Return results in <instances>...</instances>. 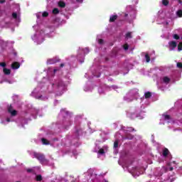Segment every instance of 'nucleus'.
Segmentation results:
<instances>
[{
	"instance_id": "obj_1",
	"label": "nucleus",
	"mask_w": 182,
	"mask_h": 182,
	"mask_svg": "<svg viewBox=\"0 0 182 182\" xmlns=\"http://www.w3.org/2000/svg\"><path fill=\"white\" fill-rule=\"evenodd\" d=\"M59 70V68H48L47 78H43L42 82L31 92V96L39 100H48L45 93H56L57 96H62L66 90V85L60 80L50 79Z\"/></svg>"
},
{
	"instance_id": "obj_2",
	"label": "nucleus",
	"mask_w": 182,
	"mask_h": 182,
	"mask_svg": "<svg viewBox=\"0 0 182 182\" xmlns=\"http://www.w3.org/2000/svg\"><path fill=\"white\" fill-rule=\"evenodd\" d=\"M59 21V18H57L53 26H47L45 31H43L45 29L43 24L34 26L33 29L35 33L31 36L32 41H33L35 43H37V45H41V43L45 41V37L53 38V36H55V27L58 25Z\"/></svg>"
},
{
	"instance_id": "obj_3",
	"label": "nucleus",
	"mask_w": 182,
	"mask_h": 182,
	"mask_svg": "<svg viewBox=\"0 0 182 182\" xmlns=\"http://www.w3.org/2000/svg\"><path fill=\"white\" fill-rule=\"evenodd\" d=\"M150 97H151V92H145L144 97L139 100L140 105L132 107L127 113V117H129V119H136V117H137L140 120L144 119L146 112L143 110V109H144L147 105H150V102L149 101Z\"/></svg>"
},
{
	"instance_id": "obj_4",
	"label": "nucleus",
	"mask_w": 182,
	"mask_h": 182,
	"mask_svg": "<svg viewBox=\"0 0 182 182\" xmlns=\"http://www.w3.org/2000/svg\"><path fill=\"white\" fill-rule=\"evenodd\" d=\"M18 114V111L14 109L12 105H9L7 107V110L1 109L0 110V123L4 126H6L11 122H15L14 117Z\"/></svg>"
},
{
	"instance_id": "obj_5",
	"label": "nucleus",
	"mask_w": 182,
	"mask_h": 182,
	"mask_svg": "<svg viewBox=\"0 0 182 182\" xmlns=\"http://www.w3.org/2000/svg\"><path fill=\"white\" fill-rule=\"evenodd\" d=\"M119 164H120L123 168H127L128 170L129 173H130L133 177H139L140 174H143L144 169L139 166H135L133 164H125L124 165H122L120 161L119 162Z\"/></svg>"
},
{
	"instance_id": "obj_6",
	"label": "nucleus",
	"mask_w": 182,
	"mask_h": 182,
	"mask_svg": "<svg viewBox=\"0 0 182 182\" xmlns=\"http://www.w3.org/2000/svg\"><path fill=\"white\" fill-rule=\"evenodd\" d=\"M156 22L159 25H164V26H168L171 22V17L168 16L163 10H159L157 14Z\"/></svg>"
},
{
	"instance_id": "obj_7",
	"label": "nucleus",
	"mask_w": 182,
	"mask_h": 182,
	"mask_svg": "<svg viewBox=\"0 0 182 182\" xmlns=\"http://www.w3.org/2000/svg\"><path fill=\"white\" fill-rule=\"evenodd\" d=\"M176 162L175 161L171 162L167 164V167L163 166L162 168H156L154 173V176L155 177H158L157 180H159L160 179L159 177H161V176H163L165 173H168V171H173V169L176 168Z\"/></svg>"
},
{
	"instance_id": "obj_8",
	"label": "nucleus",
	"mask_w": 182,
	"mask_h": 182,
	"mask_svg": "<svg viewBox=\"0 0 182 182\" xmlns=\"http://www.w3.org/2000/svg\"><path fill=\"white\" fill-rule=\"evenodd\" d=\"M126 17L128 16L129 23H134L137 18V9L134 6H128L126 8V13L124 15Z\"/></svg>"
},
{
	"instance_id": "obj_9",
	"label": "nucleus",
	"mask_w": 182,
	"mask_h": 182,
	"mask_svg": "<svg viewBox=\"0 0 182 182\" xmlns=\"http://www.w3.org/2000/svg\"><path fill=\"white\" fill-rule=\"evenodd\" d=\"M170 82H171V75H161L157 81V86L164 90V87L170 85Z\"/></svg>"
},
{
	"instance_id": "obj_10",
	"label": "nucleus",
	"mask_w": 182,
	"mask_h": 182,
	"mask_svg": "<svg viewBox=\"0 0 182 182\" xmlns=\"http://www.w3.org/2000/svg\"><path fill=\"white\" fill-rule=\"evenodd\" d=\"M107 139H102V141H96L95 142V148L94 149L95 153H97L98 157H100L101 156H105L106 154V151H107V146H104L102 148H100L99 146L100 143H103L104 141H106Z\"/></svg>"
},
{
	"instance_id": "obj_11",
	"label": "nucleus",
	"mask_w": 182,
	"mask_h": 182,
	"mask_svg": "<svg viewBox=\"0 0 182 182\" xmlns=\"http://www.w3.org/2000/svg\"><path fill=\"white\" fill-rule=\"evenodd\" d=\"M139 97V90L133 89L129 90L126 95L124 97V102L129 103V102H133L134 99Z\"/></svg>"
},
{
	"instance_id": "obj_12",
	"label": "nucleus",
	"mask_w": 182,
	"mask_h": 182,
	"mask_svg": "<svg viewBox=\"0 0 182 182\" xmlns=\"http://www.w3.org/2000/svg\"><path fill=\"white\" fill-rule=\"evenodd\" d=\"M122 129L124 131V133H125V136H122L123 140H132V139H133V136L130 134V132L134 131V129L132 127H122Z\"/></svg>"
},
{
	"instance_id": "obj_13",
	"label": "nucleus",
	"mask_w": 182,
	"mask_h": 182,
	"mask_svg": "<svg viewBox=\"0 0 182 182\" xmlns=\"http://www.w3.org/2000/svg\"><path fill=\"white\" fill-rule=\"evenodd\" d=\"M80 52L82 54H78L77 55V59L80 63H83L85 62V55L89 53V48H85V49L83 48H80Z\"/></svg>"
},
{
	"instance_id": "obj_14",
	"label": "nucleus",
	"mask_w": 182,
	"mask_h": 182,
	"mask_svg": "<svg viewBox=\"0 0 182 182\" xmlns=\"http://www.w3.org/2000/svg\"><path fill=\"white\" fill-rule=\"evenodd\" d=\"M117 89H119V87L116 85H112V86L104 85L102 88H99L98 92L100 95H102L105 93V92H107L109 90H116Z\"/></svg>"
},
{
	"instance_id": "obj_15",
	"label": "nucleus",
	"mask_w": 182,
	"mask_h": 182,
	"mask_svg": "<svg viewBox=\"0 0 182 182\" xmlns=\"http://www.w3.org/2000/svg\"><path fill=\"white\" fill-rule=\"evenodd\" d=\"M109 69L110 68L106 67H100L93 73V76L95 77H100V72H104L105 75H108L106 72L109 70Z\"/></svg>"
},
{
	"instance_id": "obj_16",
	"label": "nucleus",
	"mask_w": 182,
	"mask_h": 182,
	"mask_svg": "<svg viewBox=\"0 0 182 182\" xmlns=\"http://www.w3.org/2000/svg\"><path fill=\"white\" fill-rule=\"evenodd\" d=\"M144 55V58L146 63H149L150 60H154L156 59V53H154V51H152L151 53H145Z\"/></svg>"
},
{
	"instance_id": "obj_17",
	"label": "nucleus",
	"mask_w": 182,
	"mask_h": 182,
	"mask_svg": "<svg viewBox=\"0 0 182 182\" xmlns=\"http://www.w3.org/2000/svg\"><path fill=\"white\" fill-rule=\"evenodd\" d=\"M164 122H167V123H174V122L171 119L170 115L167 114H164L162 115L159 124H164Z\"/></svg>"
},
{
	"instance_id": "obj_18",
	"label": "nucleus",
	"mask_w": 182,
	"mask_h": 182,
	"mask_svg": "<svg viewBox=\"0 0 182 182\" xmlns=\"http://www.w3.org/2000/svg\"><path fill=\"white\" fill-rule=\"evenodd\" d=\"M16 7H17V11L14 12L12 14V18L13 19H14V21H16V22H21V12H19L21 9L19 8V5L18 4H16Z\"/></svg>"
},
{
	"instance_id": "obj_19",
	"label": "nucleus",
	"mask_w": 182,
	"mask_h": 182,
	"mask_svg": "<svg viewBox=\"0 0 182 182\" xmlns=\"http://www.w3.org/2000/svg\"><path fill=\"white\" fill-rule=\"evenodd\" d=\"M8 21H9L8 18H6L4 20L2 18V11H0V26L1 28H8L9 26Z\"/></svg>"
},
{
	"instance_id": "obj_20",
	"label": "nucleus",
	"mask_w": 182,
	"mask_h": 182,
	"mask_svg": "<svg viewBox=\"0 0 182 182\" xmlns=\"http://www.w3.org/2000/svg\"><path fill=\"white\" fill-rule=\"evenodd\" d=\"M75 135L77 136L74 139H73V143L74 146L77 147L79 146V136L82 135V129H78L75 132Z\"/></svg>"
},
{
	"instance_id": "obj_21",
	"label": "nucleus",
	"mask_w": 182,
	"mask_h": 182,
	"mask_svg": "<svg viewBox=\"0 0 182 182\" xmlns=\"http://www.w3.org/2000/svg\"><path fill=\"white\" fill-rule=\"evenodd\" d=\"M181 39L182 40V28H178L173 31V39Z\"/></svg>"
},
{
	"instance_id": "obj_22",
	"label": "nucleus",
	"mask_w": 182,
	"mask_h": 182,
	"mask_svg": "<svg viewBox=\"0 0 182 182\" xmlns=\"http://www.w3.org/2000/svg\"><path fill=\"white\" fill-rule=\"evenodd\" d=\"M120 136V134L117 133L115 134V139H117L114 143V154H117V153L119 152L117 149L119 148V137Z\"/></svg>"
},
{
	"instance_id": "obj_23",
	"label": "nucleus",
	"mask_w": 182,
	"mask_h": 182,
	"mask_svg": "<svg viewBox=\"0 0 182 182\" xmlns=\"http://www.w3.org/2000/svg\"><path fill=\"white\" fill-rule=\"evenodd\" d=\"M37 19H42V18H46L49 16V13L48 11H40L36 14Z\"/></svg>"
},
{
	"instance_id": "obj_24",
	"label": "nucleus",
	"mask_w": 182,
	"mask_h": 182,
	"mask_svg": "<svg viewBox=\"0 0 182 182\" xmlns=\"http://www.w3.org/2000/svg\"><path fill=\"white\" fill-rule=\"evenodd\" d=\"M41 143L45 146H49V144H52V139L50 137L46 136L41 139Z\"/></svg>"
},
{
	"instance_id": "obj_25",
	"label": "nucleus",
	"mask_w": 182,
	"mask_h": 182,
	"mask_svg": "<svg viewBox=\"0 0 182 182\" xmlns=\"http://www.w3.org/2000/svg\"><path fill=\"white\" fill-rule=\"evenodd\" d=\"M35 158L38 159V160H39L40 163H41V164H43L45 163V156L41 154H37L35 153L34 154Z\"/></svg>"
},
{
	"instance_id": "obj_26",
	"label": "nucleus",
	"mask_w": 182,
	"mask_h": 182,
	"mask_svg": "<svg viewBox=\"0 0 182 182\" xmlns=\"http://www.w3.org/2000/svg\"><path fill=\"white\" fill-rule=\"evenodd\" d=\"M168 48L169 50H174V49H176V48H177V43L174 41H169Z\"/></svg>"
},
{
	"instance_id": "obj_27",
	"label": "nucleus",
	"mask_w": 182,
	"mask_h": 182,
	"mask_svg": "<svg viewBox=\"0 0 182 182\" xmlns=\"http://www.w3.org/2000/svg\"><path fill=\"white\" fill-rule=\"evenodd\" d=\"M0 66H1V68H4L3 72L4 75H11V70L5 68V66H6V63H0Z\"/></svg>"
},
{
	"instance_id": "obj_28",
	"label": "nucleus",
	"mask_w": 182,
	"mask_h": 182,
	"mask_svg": "<svg viewBox=\"0 0 182 182\" xmlns=\"http://www.w3.org/2000/svg\"><path fill=\"white\" fill-rule=\"evenodd\" d=\"M72 139L69 138H65L63 139V145L65 146L66 147H70L72 146Z\"/></svg>"
},
{
	"instance_id": "obj_29",
	"label": "nucleus",
	"mask_w": 182,
	"mask_h": 182,
	"mask_svg": "<svg viewBox=\"0 0 182 182\" xmlns=\"http://www.w3.org/2000/svg\"><path fill=\"white\" fill-rule=\"evenodd\" d=\"M56 62H59V58L57 57L53 58H48L47 60V65H53L56 63Z\"/></svg>"
},
{
	"instance_id": "obj_30",
	"label": "nucleus",
	"mask_w": 182,
	"mask_h": 182,
	"mask_svg": "<svg viewBox=\"0 0 182 182\" xmlns=\"http://www.w3.org/2000/svg\"><path fill=\"white\" fill-rule=\"evenodd\" d=\"M29 114L32 116L33 119H36V116L38 114V110L35 108H32L28 111Z\"/></svg>"
},
{
	"instance_id": "obj_31",
	"label": "nucleus",
	"mask_w": 182,
	"mask_h": 182,
	"mask_svg": "<svg viewBox=\"0 0 182 182\" xmlns=\"http://www.w3.org/2000/svg\"><path fill=\"white\" fill-rule=\"evenodd\" d=\"M60 114H61V116H66L67 117H69V111H67L66 109H62Z\"/></svg>"
},
{
	"instance_id": "obj_32",
	"label": "nucleus",
	"mask_w": 182,
	"mask_h": 182,
	"mask_svg": "<svg viewBox=\"0 0 182 182\" xmlns=\"http://www.w3.org/2000/svg\"><path fill=\"white\" fill-rule=\"evenodd\" d=\"M163 157H169L170 156V152L168 151V149H164L162 152Z\"/></svg>"
},
{
	"instance_id": "obj_33",
	"label": "nucleus",
	"mask_w": 182,
	"mask_h": 182,
	"mask_svg": "<svg viewBox=\"0 0 182 182\" xmlns=\"http://www.w3.org/2000/svg\"><path fill=\"white\" fill-rule=\"evenodd\" d=\"M20 67H21V65L18 62H14L11 64L12 69H19Z\"/></svg>"
},
{
	"instance_id": "obj_34",
	"label": "nucleus",
	"mask_w": 182,
	"mask_h": 182,
	"mask_svg": "<svg viewBox=\"0 0 182 182\" xmlns=\"http://www.w3.org/2000/svg\"><path fill=\"white\" fill-rule=\"evenodd\" d=\"M117 19V14H114L109 16V22H114Z\"/></svg>"
},
{
	"instance_id": "obj_35",
	"label": "nucleus",
	"mask_w": 182,
	"mask_h": 182,
	"mask_svg": "<svg viewBox=\"0 0 182 182\" xmlns=\"http://www.w3.org/2000/svg\"><path fill=\"white\" fill-rule=\"evenodd\" d=\"M58 5L60 8H65V6H66V3L63 1H60L58 2Z\"/></svg>"
},
{
	"instance_id": "obj_36",
	"label": "nucleus",
	"mask_w": 182,
	"mask_h": 182,
	"mask_svg": "<svg viewBox=\"0 0 182 182\" xmlns=\"http://www.w3.org/2000/svg\"><path fill=\"white\" fill-rule=\"evenodd\" d=\"M97 41L99 43V45H103L105 43V41L100 38V36L97 37Z\"/></svg>"
},
{
	"instance_id": "obj_37",
	"label": "nucleus",
	"mask_w": 182,
	"mask_h": 182,
	"mask_svg": "<svg viewBox=\"0 0 182 182\" xmlns=\"http://www.w3.org/2000/svg\"><path fill=\"white\" fill-rule=\"evenodd\" d=\"M132 33H133L132 32H128L126 33L125 35V39H131V38H132Z\"/></svg>"
},
{
	"instance_id": "obj_38",
	"label": "nucleus",
	"mask_w": 182,
	"mask_h": 182,
	"mask_svg": "<svg viewBox=\"0 0 182 182\" xmlns=\"http://www.w3.org/2000/svg\"><path fill=\"white\" fill-rule=\"evenodd\" d=\"M176 16H178V18H182V10L179 9L176 11Z\"/></svg>"
},
{
	"instance_id": "obj_39",
	"label": "nucleus",
	"mask_w": 182,
	"mask_h": 182,
	"mask_svg": "<svg viewBox=\"0 0 182 182\" xmlns=\"http://www.w3.org/2000/svg\"><path fill=\"white\" fill-rule=\"evenodd\" d=\"M53 15H58V14H59V9L55 8V9L53 10Z\"/></svg>"
},
{
	"instance_id": "obj_40",
	"label": "nucleus",
	"mask_w": 182,
	"mask_h": 182,
	"mask_svg": "<svg viewBox=\"0 0 182 182\" xmlns=\"http://www.w3.org/2000/svg\"><path fill=\"white\" fill-rule=\"evenodd\" d=\"M178 50L180 52L181 50H182V42H179L178 45Z\"/></svg>"
},
{
	"instance_id": "obj_41",
	"label": "nucleus",
	"mask_w": 182,
	"mask_h": 182,
	"mask_svg": "<svg viewBox=\"0 0 182 182\" xmlns=\"http://www.w3.org/2000/svg\"><path fill=\"white\" fill-rule=\"evenodd\" d=\"M162 4H164V6H167V5H168V0H162Z\"/></svg>"
},
{
	"instance_id": "obj_42",
	"label": "nucleus",
	"mask_w": 182,
	"mask_h": 182,
	"mask_svg": "<svg viewBox=\"0 0 182 182\" xmlns=\"http://www.w3.org/2000/svg\"><path fill=\"white\" fill-rule=\"evenodd\" d=\"M85 92H92V88H87V86L84 87Z\"/></svg>"
},
{
	"instance_id": "obj_43",
	"label": "nucleus",
	"mask_w": 182,
	"mask_h": 182,
	"mask_svg": "<svg viewBox=\"0 0 182 182\" xmlns=\"http://www.w3.org/2000/svg\"><path fill=\"white\" fill-rule=\"evenodd\" d=\"M176 68H178V69H181L182 68V63H177Z\"/></svg>"
},
{
	"instance_id": "obj_44",
	"label": "nucleus",
	"mask_w": 182,
	"mask_h": 182,
	"mask_svg": "<svg viewBox=\"0 0 182 182\" xmlns=\"http://www.w3.org/2000/svg\"><path fill=\"white\" fill-rule=\"evenodd\" d=\"M36 180H37V181H41V180H42V176H41V175L37 176Z\"/></svg>"
},
{
	"instance_id": "obj_45",
	"label": "nucleus",
	"mask_w": 182,
	"mask_h": 182,
	"mask_svg": "<svg viewBox=\"0 0 182 182\" xmlns=\"http://www.w3.org/2000/svg\"><path fill=\"white\" fill-rule=\"evenodd\" d=\"M123 48H124V50H127V49H129V45L125 44L123 46Z\"/></svg>"
},
{
	"instance_id": "obj_46",
	"label": "nucleus",
	"mask_w": 182,
	"mask_h": 182,
	"mask_svg": "<svg viewBox=\"0 0 182 182\" xmlns=\"http://www.w3.org/2000/svg\"><path fill=\"white\" fill-rule=\"evenodd\" d=\"M132 4H134L135 5H137V4H139V0H133Z\"/></svg>"
},
{
	"instance_id": "obj_47",
	"label": "nucleus",
	"mask_w": 182,
	"mask_h": 182,
	"mask_svg": "<svg viewBox=\"0 0 182 182\" xmlns=\"http://www.w3.org/2000/svg\"><path fill=\"white\" fill-rule=\"evenodd\" d=\"M173 181V179L170 177L166 179V182H171Z\"/></svg>"
},
{
	"instance_id": "obj_48",
	"label": "nucleus",
	"mask_w": 182,
	"mask_h": 182,
	"mask_svg": "<svg viewBox=\"0 0 182 182\" xmlns=\"http://www.w3.org/2000/svg\"><path fill=\"white\" fill-rule=\"evenodd\" d=\"M4 82H6L7 83H14V81L5 80Z\"/></svg>"
},
{
	"instance_id": "obj_49",
	"label": "nucleus",
	"mask_w": 182,
	"mask_h": 182,
	"mask_svg": "<svg viewBox=\"0 0 182 182\" xmlns=\"http://www.w3.org/2000/svg\"><path fill=\"white\" fill-rule=\"evenodd\" d=\"M84 0H76L78 4H82Z\"/></svg>"
},
{
	"instance_id": "obj_50",
	"label": "nucleus",
	"mask_w": 182,
	"mask_h": 182,
	"mask_svg": "<svg viewBox=\"0 0 182 182\" xmlns=\"http://www.w3.org/2000/svg\"><path fill=\"white\" fill-rule=\"evenodd\" d=\"M104 134L106 136V135L109 134V131L104 132L103 134Z\"/></svg>"
},
{
	"instance_id": "obj_51",
	"label": "nucleus",
	"mask_w": 182,
	"mask_h": 182,
	"mask_svg": "<svg viewBox=\"0 0 182 182\" xmlns=\"http://www.w3.org/2000/svg\"><path fill=\"white\" fill-rule=\"evenodd\" d=\"M35 169L28 168V169H27V171H28V173H31V172L33 171Z\"/></svg>"
},
{
	"instance_id": "obj_52",
	"label": "nucleus",
	"mask_w": 182,
	"mask_h": 182,
	"mask_svg": "<svg viewBox=\"0 0 182 182\" xmlns=\"http://www.w3.org/2000/svg\"><path fill=\"white\" fill-rule=\"evenodd\" d=\"M5 2V0H0V4H4Z\"/></svg>"
},
{
	"instance_id": "obj_53",
	"label": "nucleus",
	"mask_w": 182,
	"mask_h": 182,
	"mask_svg": "<svg viewBox=\"0 0 182 182\" xmlns=\"http://www.w3.org/2000/svg\"><path fill=\"white\" fill-rule=\"evenodd\" d=\"M63 66H65V64H61L60 65V68H63Z\"/></svg>"
},
{
	"instance_id": "obj_54",
	"label": "nucleus",
	"mask_w": 182,
	"mask_h": 182,
	"mask_svg": "<svg viewBox=\"0 0 182 182\" xmlns=\"http://www.w3.org/2000/svg\"><path fill=\"white\" fill-rule=\"evenodd\" d=\"M73 154H74V156H76V154H77V153H76V151H75V152H73Z\"/></svg>"
},
{
	"instance_id": "obj_55",
	"label": "nucleus",
	"mask_w": 182,
	"mask_h": 182,
	"mask_svg": "<svg viewBox=\"0 0 182 182\" xmlns=\"http://www.w3.org/2000/svg\"><path fill=\"white\" fill-rule=\"evenodd\" d=\"M167 38V39H170V37L169 36H168V37H166Z\"/></svg>"
},
{
	"instance_id": "obj_56",
	"label": "nucleus",
	"mask_w": 182,
	"mask_h": 182,
	"mask_svg": "<svg viewBox=\"0 0 182 182\" xmlns=\"http://www.w3.org/2000/svg\"><path fill=\"white\" fill-rule=\"evenodd\" d=\"M70 124H72V123L70 122H69V125L70 126Z\"/></svg>"
},
{
	"instance_id": "obj_57",
	"label": "nucleus",
	"mask_w": 182,
	"mask_h": 182,
	"mask_svg": "<svg viewBox=\"0 0 182 182\" xmlns=\"http://www.w3.org/2000/svg\"><path fill=\"white\" fill-rule=\"evenodd\" d=\"M36 168H37V170H39V167H36Z\"/></svg>"
},
{
	"instance_id": "obj_58",
	"label": "nucleus",
	"mask_w": 182,
	"mask_h": 182,
	"mask_svg": "<svg viewBox=\"0 0 182 182\" xmlns=\"http://www.w3.org/2000/svg\"><path fill=\"white\" fill-rule=\"evenodd\" d=\"M48 1V2H49V1H50V0H47Z\"/></svg>"
}]
</instances>
